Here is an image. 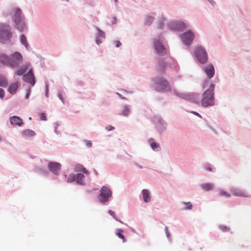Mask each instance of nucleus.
<instances>
[{
  "mask_svg": "<svg viewBox=\"0 0 251 251\" xmlns=\"http://www.w3.org/2000/svg\"><path fill=\"white\" fill-rule=\"evenodd\" d=\"M22 10L19 8L15 9L13 20L16 24V28L20 31H24L26 28L25 24L22 17Z\"/></svg>",
  "mask_w": 251,
  "mask_h": 251,
  "instance_id": "nucleus-1",
  "label": "nucleus"
},
{
  "mask_svg": "<svg viewBox=\"0 0 251 251\" xmlns=\"http://www.w3.org/2000/svg\"><path fill=\"white\" fill-rule=\"evenodd\" d=\"M152 86L154 89L157 91L167 92L170 89V86L168 81L162 78H158L154 79Z\"/></svg>",
  "mask_w": 251,
  "mask_h": 251,
  "instance_id": "nucleus-2",
  "label": "nucleus"
},
{
  "mask_svg": "<svg viewBox=\"0 0 251 251\" xmlns=\"http://www.w3.org/2000/svg\"><path fill=\"white\" fill-rule=\"evenodd\" d=\"M10 27L8 25L0 26V42L4 43L5 41L9 40L12 36L10 32Z\"/></svg>",
  "mask_w": 251,
  "mask_h": 251,
  "instance_id": "nucleus-3",
  "label": "nucleus"
},
{
  "mask_svg": "<svg viewBox=\"0 0 251 251\" xmlns=\"http://www.w3.org/2000/svg\"><path fill=\"white\" fill-rule=\"evenodd\" d=\"M195 55L199 62L204 64L207 61V55L203 48L197 47L195 50Z\"/></svg>",
  "mask_w": 251,
  "mask_h": 251,
  "instance_id": "nucleus-4",
  "label": "nucleus"
},
{
  "mask_svg": "<svg viewBox=\"0 0 251 251\" xmlns=\"http://www.w3.org/2000/svg\"><path fill=\"white\" fill-rule=\"evenodd\" d=\"M110 189L105 186H103L100 190V194L99 196V200L102 202H106L111 196Z\"/></svg>",
  "mask_w": 251,
  "mask_h": 251,
  "instance_id": "nucleus-5",
  "label": "nucleus"
},
{
  "mask_svg": "<svg viewBox=\"0 0 251 251\" xmlns=\"http://www.w3.org/2000/svg\"><path fill=\"white\" fill-rule=\"evenodd\" d=\"M180 37L184 44L190 45L194 39L195 34L191 30H188L181 34Z\"/></svg>",
  "mask_w": 251,
  "mask_h": 251,
  "instance_id": "nucleus-6",
  "label": "nucleus"
},
{
  "mask_svg": "<svg viewBox=\"0 0 251 251\" xmlns=\"http://www.w3.org/2000/svg\"><path fill=\"white\" fill-rule=\"evenodd\" d=\"M22 56L17 52H15L10 57V65L14 68L17 67L22 62Z\"/></svg>",
  "mask_w": 251,
  "mask_h": 251,
  "instance_id": "nucleus-7",
  "label": "nucleus"
},
{
  "mask_svg": "<svg viewBox=\"0 0 251 251\" xmlns=\"http://www.w3.org/2000/svg\"><path fill=\"white\" fill-rule=\"evenodd\" d=\"M154 48L157 53L160 56H164L168 53L166 48L162 45L161 42L157 40L154 43Z\"/></svg>",
  "mask_w": 251,
  "mask_h": 251,
  "instance_id": "nucleus-8",
  "label": "nucleus"
},
{
  "mask_svg": "<svg viewBox=\"0 0 251 251\" xmlns=\"http://www.w3.org/2000/svg\"><path fill=\"white\" fill-rule=\"evenodd\" d=\"M48 167L50 170L55 175H58L61 170V165L58 163L50 162Z\"/></svg>",
  "mask_w": 251,
  "mask_h": 251,
  "instance_id": "nucleus-9",
  "label": "nucleus"
},
{
  "mask_svg": "<svg viewBox=\"0 0 251 251\" xmlns=\"http://www.w3.org/2000/svg\"><path fill=\"white\" fill-rule=\"evenodd\" d=\"M214 99L213 95H207L202 98L201 104L205 107L212 105L214 104Z\"/></svg>",
  "mask_w": 251,
  "mask_h": 251,
  "instance_id": "nucleus-10",
  "label": "nucleus"
},
{
  "mask_svg": "<svg viewBox=\"0 0 251 251\" xmlns=\"http://www.w3.org/2000/svg\"><path fill=\"white\" fill-rule=\"evenodd\" d=\"M23 80L28 83H29L32 85H34L35 83L34 77L32 71L30 70L25 75H24L23 77Z\"/></svg>",
  "mask_w": 251,
  "mask_h": 251,
  "instance_id": "nucleus-11",
  "label": "nucleus"
},
{
  "mask_svg": "<svg viewBox=\"0 0 251 251\" xmlns=\"http://www.w3.org/2000/svg\"><path fill=\"white\" fill-rule=\"evenodd\" d=\"M171 28L175 30H183L187 25L182 22H175L171 24Z\"/></svg>",
  "mask_w": 251,
  "mask_h": 251,
  "instance_id": "nucleus-12",
  "label": "nucleus"
},
{
  "mask_svg": "<svg viewBox=\"0 0 251 251\" xmlns=\"http://www.w3.org/2000/svg\"><path fill=\"white\" fill-rule=\"evenodd\" d=\"M231 192L233 195L237 197H248L250 195L244 190L238 188H233L231 190Z\"/></svg>",
  "mask_w": 251,
  "mask_h": 251,
  "instance_id": "nucleus-13",
  "label": "nucleus"
},
{
  "mask_svg": "<svg viewBox=\"0 0 251 251\" xmlns=\"http://www.w3.org/2000/svg\"><path fill=\"white\" fill-rule=\"evenodd\" d=\"M204 72L209 78L212 77L215 74L214 68L212 65H207L204 69Z\"/></svg>",
  "mask_w": 251,
  "mask_h": 251,
  "instance_id": "nucleus-14",
  "label": "nucleus"
},
{
  "mask_svg": "<svg viewBox=\"0 0 251 251\" xmlns=\"http://www.w3.org/2000/svg\"><path fill=\"white\" fill-rule=\"evenodd\" d=\"M10 123L12 125L21 126L23 124L22 120L17 116H13L10 118Z\"/></svg>",
  "mask_w": 251,
  "mask_h": 251,
  "instance_id": "nucleus-15",
  "label": "nucleus"
},
{
  "mask_svg": "<svg viewBox=\"0 0 251 251\" xmlns=\"http://www.w3.org/2000/svg\"><path fill=\"white\" fill-rule=\"evenodd\" d=\"M142 193L144 201L146 202L150 201L151 196L149 191L147 189H143Z\"/></svg>",
  "mask_w": 251,
  "mask_h": 251,
  "instance_id": "nucleus-16",
  "label": "nucleus"
},
{
  "mask_svg": "<svg viewBox=\"0 0 251 251\" xmlns=\"http://www.w3.org/2000/svg\"><path fill=\"white\" fill-rule=\"evenodd\" d=\"M19 87V84L17 82L11 83L8 88V91L11 94H14L16 93L17 90Z\"/></svg>",
  "mask_w": 251,
  "mask_h": 251,
  "instance_id": "nucleus-17",
  "label": "nucleus"
},
{
  "mask_svg": "<svg viewBox=\"0 0 251 251\" xmlns=\"http://www.w3.org/2000/svg\"><path fill=\"white\" fill-rule=\"evenodd\" d=\"M76 183L83 185L85 184V180H84V176L81 174L78 173L77 175H76Z\"/></svg>",
  "mask_w": 251,
  "mask_h": 251,
  "instance_id": "nucleus-18",
  "label": "nucleus"
},
{
  "mask_svg": "<svg viewBox=\"0 0 251 251\" xmlns=\"http://www.w3.org/2000/svg\"><path fill=\"white\" fill-rule=\"evenodd\" d=\"M10 63V58L6 56L4 54L0 55V63L2 64H9Z\"/></svg>",
  "mask_w": 251,
  "mask_h": 251,
  "instance_id": "nucleus-19",
  "label": "nucleus"
},
{
  "mask_svg": "<svg viewBox=\"0 0 251 251\" xmlns=\"http://www.w3.org/2000/svg\"><path fill=\"white\" fill-rule=\"evenodd\" d=\"M75 170L76 172H83L86 174H88V171L81 164H76L75 167Z\"/></svg>",
  "mask_w": 251,
  "mask_h": 251,
  "instance_id": "nucleus-20",
  "label": "nucleus"
},
{
  "mask_svg": "<svg viewBox=\"0 0 251 251\" xmlns=\"http://www.w3.org/2000/svg\"><path fill=\"white\" fill-rule=\"evenodd\" d=\"M213 184L210 183H203L201 184V187L204 191H210L213 188Z\"/></svg>",
  "mask_w": 251,
  "mask_h": 251,
  "instance_id": "nucleus-21",
  "label": "nucleus"
},
{
  "mask_svg": "<svg viewBox=\"0 0 251 251\" xmlns=\"http://www.w3.org/2000/svg\"><path fill=\"white\" fill-rule=\"evenodd\" d=\"M23 135L25 137H33L35 135V132L30 129L25 130L23 132Z\"/></svg>",
  "mask_w": 251,
  "mask_h": 251,
  "instance_id": "nucleus-22",
  "label": "nucleus"
},
{
  "mask_svg": "<svg viewBox=\"0 0 251 251\" xmlns=\"http://www.w3.org/2000/svg\"><path fill=\"white\" fill-rule=\"evenodd\" d=\"M20 41H21V43L23 45L25 46V47L26 48V49L27 50H28V44L26 41V38L24 34H22L21 35Z\"/></svg>",
  "mask_w": 251,
  "mask_h": 251,
  "instance_id": "nucleus-23",
  "label": "nucleus"
},
{
  "mask_svg": "<svg viewBox=\"0 0 251 251\" xmlns=\"http://www.w3.org/2000/svg\"><path fill=\"white\" fill-rule=\"evenodd\" d=\"M123 232V230L122 229H118L116 234L119 238L122 239L123 242L124 243L126 241V240L125 239L124 236L122 234Z\"/></svg>",
  "mask_w": 251,
  "mask_h": 251,
  "instance_id": "nucleus-24",
  "label": "nucleus"
},
{
  "mask_svg": "<svg viewBox=\"0 0 251 251\" xmlns=\"http://www.w3.org/2000/svg\"><path fill=\"white\" fill-rule=\"evenodd\" d=\"M151 146L152 150H155L156 149H157L159 147V144H158L157 143H155L154 142L153 139H151L149 141Z\"/></svg>",
  "mask_w": 251,
  "mask_h": 251,
  "instance_id": "nucleus-25",
  "label": "nucleus"
},
{
  "mask_svg": "<svg viewBox=\"0 0 251 251\" xmlns=\"http://www.w3.org/2000/svg\"><path fill=\"white\" fill-rule=\"evenodd\" d=\"M8 82L5 78L0 75V86L5 87L7 85Z\"/></svg>",
  "mask_w": 251,
  "mask_h": 251,
  "instance_id": "nucleus-26",
  "label": "nucleus"
},
{
  "mask_svg": "<svg viewBox=\"0 0 251 251\" xmlns=\"http://www.w3.org/2000/svg\"><path fill=\"white\" fill-rule=\"evenodd\" d=\"M214 89V85L211 84L209 88L204 92L203 94H213Z\"/></svg>",
  "mask_w": 251,
  "mask_h": 251,
  "instance_id": "nucleus-27",
  "label": "nucleus"
},
{
  "mask_svg": "<svg viewBox=\"0 0 251 251\" xmlns=\"http://www.w3.org/2000/svg\"><path fill=\"white\" fill-rule=\"evenodd\" d=\"M75 181H76V175L73 174L69 175L67 178V181L72 182Z\"/></svg>",
  "mask_w": 251,
  "mask_h": 251,
  "instance_id": "nucleus-28",
  "label": "nucleus"
},
{
  "mask_svg": "<svg viewBox=\"0 0 251 251\" xmlns=\"http://www.w3.org/2000/svg\"><path fill=\"white\" fill-rule=\"evenodd\" d=\"M26 71L25 68L21 67L18 70H17L16 72V75H21L23 74H24Z\"/></svg>",
  "mask_w": 251,
  "mask_h": 251,
  "instance_id": "nucleus-29",
  "label": "nucleus"
},
{
  "mask_svg": "<svg viewBox=\"0 0 251 251\" xmlns=\"http://www.w3.org/2000/svg\"><path fill=\"white\" fill-rule=\"evenodd\" d=\"M219 195L221 197H225L228 198L230 197V195L225 191L221 190L219 193Z\"/></svg>",
  "mask_w": 251,
  "mask_h": 251,
  "instance_id": "nucleus-30",
  "label": "nucleus"
},
{
  "mask_svg": "<svg viewBox=\"0 0 251 251\" xmlns=\"http://www.w3.org/2000/svg\"><path fill=\"white\" fill-rule=\"evenodd\" d=\"M182 203L187 206V207H185L184 208V210H187V209L190 210L193 207V205L190 202H183Z\"/></svg>",
  "mask_w": 251,
  "mask_h": 251,
  "instance_id": "nucleus-31",
  "label": "nucleus"
},
{
  "mask_svg": "<svg viewBox=\"0 0 251 251\" xmlns=\"http://www.w3.org/2000/svg\"><path fill=\"white\" fill-rule=\"evenodd\" d=\"M154 18L152 17H148L146 20V24L147 25H150L153 21Z\"/></svg>",
  "mask_w": 251,
  "mask_h": 251,
  "instance_id": "nucleus-32",
  "label": "nucleus"
},
{
  "mask_svg": "<svg viewBox=\"0 0 251 251\" xmlns=\"http://www.w3.org/2000/svg\"><path fill=\"white\" fill-rule=\"evenodd\" d=\"M129 113V109L127 107H125L123 111V115L127 116Z\"/></svg>",
  "mask_w": 251,
  "mask_h": 251,
  "instance_id": "nucleus-33",
  "label": "nucleus"
},
{
  "mask_svg": "<svg viewBox=\"0 0 251 251\" xmlns=\"http://www.w3.org/2000/svg\"><path fill=\"white\" fill-rule=\"evenodd\" d=\"M219 228L223 231H225V232H227L229 230V228L226 226H223V225H222V226H219Z\"/></svg>",
  "mask_w": 251,
  "mask_h": 251,
  "instance_id": "nucleus-34",
  "label": "nucleus"
},
{
  "mask_svg": "<svg viewBox=\"0 0 251 251\" xmlns=\"http://www.w3.org/2000/svg\"><path fill=\"white\" fill-rule=\"evenodd\" d=\"M40 119L42 120H43V121L47 120V117H46V114L45 113H40Z\"/></svg>",
  "mask_w": 251,
  "mask_h": 251,
  "instance_id": "nucleus-35",
  "label": "nucleus"
},
{
  "mask_svg": "<svg viewBox=\"0 0 251 251\" xmlns=\"http://www.w3.org/2000/svg\"><path fill=\"white\" fill-rule=\"evenodd\" d=\"M86 145L88 147H91L92 146V143L91 141L87 140L85 141Z\"/></svg>",
  "mask_w": 251,
  "mask_h": 251,
  "instance_id": "nucleus-36",
  "label": "nucleus"
},
{
  "mask_svg": "<svg viewBox=\"0 0 251 251\" xmlns=\"http://www.w3.org/2000/svg\"><path fill=\"white\" fill-rule=\"evenodd\" d=\"M114 44L116 47H119L122 44L119 41H114Z\"/></svg>",
  "mask_w": 251,
  "mask_h": 251,
  "instance_id": "nucleus-37",
  "label": "nucleus"
},
{
  "mask_svg": "<svg viewBox=\"0 0 251 251\" xmlns=\"http://www.w3.org/2000/svg\"><path fill=\"white\" fill-rule=\"evenodd\" d=\"M108 213H109V214L110 215L112 216L115 219H116L117 220V218L115 216V213L114 211H113L112 210H109Z\"/></svg>",
  "mask_w": 251,
  "mask_h": 251,
  "instance_id": "nucleus-38",
  "label": "nucleus"
},
{
  "mask_svg": "<svg viewBox=\"0 0 251 251\" xmlns=\"http://www.w3.org/2000/svg\"><path fill=\"white\" fill-rule=\"evenodd\" d=\"M114 129V127H113L112 126H108L107 127H106V129L108 131L112 130Z\"/></svg>",
  "mask_w": 251,
  "mask_h": 251,
  "instance_id": "nucleus-39",
  "label": "nucleus"
},
{
  "mask_svg": "<svg viewBox=\"0 0 251 251\" xmlns=\"http://www.w3.org/2000/svg\"><path fill=\"white\" fill-rule=\"evenodd\" d=\"M99 35L102 38H104V33L101 31H100Z\"/></svg>",
  "mask_w": 251,
  "mask_h": 251,
  "instance_id": "nucleus-40",
  "label": "nucleus"
},
{
  "mask_svg": "<svg viewBox=\"0 0 251 251\" xmlns=\"http://www.w3.org/2000/svg\"><path fill=\"white\" fill-rule=\"evenodd\" d=\"M192 113H193L194 115L201 118V116L198 113H197V112H195V111H192L191 112Z\"/></svg>",
  "mask_w": 251,
  "mask_h": 251,
  "instance_id": "nucleus-41",
  "label": "nucleus"
},
{
  "mask_svg": "<svg viewBox=\"0 0 251 251\" xmlns=\"http://www.w3.org/2000/svg\"><path fill=\"white\" fill-rule=\"evenodd\" d=\"M4 91L3 89L0 88V94H4Z\"/></svg>",
  "mask_w": 251,
  "mask_h": 251,
  "instance_id": "nucleus-42",
  "label": "nucleus"
},
{
  "mask_svg": "<svg viewBox=\"0 0 251 251\" xmlns=\"http://www.w3.org/2000/svg\"><path fill=\"white\" fill-rule=\"evenodd\" d=\"M116 22V18L115 17H114L113 18V20H112V23L113 24H115Z\"/></svg>",
  "mask_w": 251,
  "mask_h": 251,
  "instance_id": "nucleus-43",
  "label": "nucleus"
},
{
  "mask_svg": "<svg viewBox=\"0 0 251 251\" xmlns=\"http://www.w3.org/2000/svg\"><path fill=\"white\" fill-rule=\"evenodd\" d=\"M184 97H183V98L184 99H187L188 97L190 96L191 95H183Z\"/></svg>",
  "mask_w": 251,
  "mask_h": 251,
  "instance_id": "nucleus-44",
  "label": "nucleus"
},
{
  "mask_svg": "<svg viewBox=\"0 0 251 251\" xmlns=\"http://www.w3.org/2000/svg\"><path fill=\"white\" fill-rule=\"evenodd\" d=\"M96 42L98 45H99L101 42L98 39H97Z\"/></svg>",
  "mask_w": 251,
  "mask_h": 251,
  "instance_id": "nucleus-45",
  "label": "nucleus"
},
{
  "mask_svg": "<svg viewBox=\"0 0 251 251\" xmlns=\"http://www.w3.org/2000/svg\"><path fill=\"white\" fill-rule=\"evenodd\" d=\"M166 230H167V232H166L167 236V237H169V236H170V234H169V233H168V230H167V227H166Z\"/></svg>",
  "mask_w": 251,
  "mask_h": 251,
  "instance_id": "nucleus-46",
  "label": "nucleus"
},
{
  "mask_svg": "<svg viewBox=\"0 0 251 251\" xmlns=\"http://www.w3.org/2000/svg\"><path fill=\"white\" fill-rule=\"evenodd\" d=\"M206 169L208 171H212V168L211 167H208V168H207Z\"/></svg>",
  "mask_w": 251,
  "mask_h": 251,
  "instance_id": "nucleus-47",
  "label": "nucleus"
},
{
  "mask_svg": "<svg viewBox=\"0 0 251 251\" xmlns=\"http://www.w3.org/2000/svg\"><path fill=\"white\" fill-rule=\"evenodd\" d=\"M62 95H59L60 99H61L62 100V101L63 102V100L62 99Z\"/></svg>",
  "mask_w": 251,
  "mask_h": 251,
  "instance_id": "nucleus-48",
  "label": "nucleus"
},
{
  "mask_svg": "<svg viewBox=\"0 0 251 251\" xmlns=\"http://www.w3.org/2000/svg\"><path fill=\"white\" fill-rule=\"evenodd\" d=\"M29 95H25V99H28Z\"/></svg>",
  "mask_w": 251,
  "mask_h": 251,
  "instance_id": "nucleus-49",
  "label": "nucleus"
},
{
  "mask_svg": "<svg viewBox=\"0 0 251 251\" xmlns=\"http://www.w3.org/2000/svg\"><path fill=\"white\" fill-rule=\"evenodd\" d=\"M4 95H0V97L1 99H2L3 98Z\"/></svg>",
  "mask_w": 251,
  "mask_h": 251,
  "instance_id": "nucleus-50",
  "label": "nucleus"
},
{
  "mask_svg": "<svg viewBox=\"0 0 251 251\" xmlns=\"http://www.w3.org/2000/svg\"><path fill=\"white\" fill-rule=\"evenodd\" d=\"M210 2H211L212 4L213 3V0H208Z\"/></svg>",
  "mask_w": 251,
  "mask_h": 251,
  "instance_id": "nucleus-51",
  "label": "nucleus"
},
{
  "mask_svg": "<svg viewBox=\"0 0 251 251\" xmlns=\"http://www.w3.org/2000/svg\"><path fill=\"white\" fill-rule=\"evenodd\" d=\"M158 28H162V24H160V25L159 26Z\"/></svg>",
  "mask_w": 251,
  "mask_h": 251,
  "instance_id": "nucleus-52",
  "label": "nucleus"
},
{
  "mask_svg": "<svg viewBox=\"0 0 251 251\" xmlns=\"http://www.w3.org/2000/svg\"><path fill=\"white\" fill-rule=\"evenodd\" d=\"M114 1H115L116 2H118V0H114Z\"/></svg>",
  "mask_w": 251,
  "mask_h": 251,
  "instance_id": "nucleus-53",
  "label": "nucleus"
},
{
  "mask_svg": "<svg viewBox=\"0 0 251 251\" xmlns=\"http://www.w3.org/2000/svg\"><path fill=\"white\" fill-rule=\"evenodd\" d=\"M48 93V90H47V91H46V94Z\"/></svg>",
  "mask_w": 251,
  "mask_h": 251,
  "instance_id": "nucleus-54",
  "label": "nucleus"
}]
</instances>
